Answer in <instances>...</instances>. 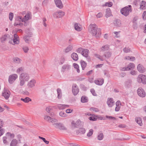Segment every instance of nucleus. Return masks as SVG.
I'll return each instance as SVG.
<instances>
[{
    "mask_svg": "<svg viewBox=\"0 0 146 146\" xmlns=\"http://www.w3.org/2000/svg\"><path fill=\"white\" fill-rule=\"evenodd\" d=\"M30 78L29 75L26 73H21L19 76V86L22 87L24 86L26 82H27Z\"/></svg>",
    "mask_w": 146,
    "mask_h": 146,
    "instance_id": "nucleus-1",
    "label": "nucleus"
},
{
    "mask_svg": "<svg viewBox=\"0 0 146 146\" xmlns=\"http://www.w3.org/2000/svg\"><path fill=\"white\" fill-rule=\"evenodd\" d=\"M89 31L93 36L96 37L99 36L101 34V30L100 28H98L95 24H91L89 26Z\"/></svg>",
    "mask_w": 146,
    "mask_h": 146,
    "instance_id": "nucleus-2",
    "label": "nucleus"
},
{
    "mask_svg": "<svg viewBox=\"0 0 146 146\" xmlns=\"http://www.w3.org/2000/svg\"><path fill=\"white\" fill-rule=\"evenodd\" d=\"M111 52L110 51L105 52L103 56H101L98 54H94L95 56L99 59L101 61H103L106 59H107L110 58L111 55Z\"/></svg>",
    "mask_w": 146,
    "mask_h": 146,
    "instance_id": "nucleus-3",
    "label": "nucleus"
},
{
    "mask_svg": "<svg viewBox=\"0 0 146 146\" xmlns=\"http://www.w3.org/2000/svg\"><path fill=\"white\" fill-rule=\"evenodd\" d=\"M132 11V7L131 5H129L121 9L120 12L122 15L126 17L129 15Z\"/></svg>",
    "mask_w": 146,
    "mask_h": 146,
    "instance_id": "nucleus-4",
    "label": "nucleus"
},
{
    "mask_svg": "<svg viewBox=\"0 0 146 146\" xmlns=\"http://www.w3.org/2000/svg\"><path fill=\"white\" fill-rule=\"evenodd\" d=\"M137 80L138 83H142L143 84H146V76L141 74L138 76Z\"/></svg>",
    "mask_w": 146,
    "mask_h": 146,
    "instance_id": "nucleus-5",
    "label": "nucleus"
},
{
    "mask_svg": "<svg viewBox=\"0 0 146 146\" xmlns=\"http://www.w3.org/2000/svg\"><path fill=\"white\" fill-rule=\"evenodd\" d=\"M26 33L27 35H25L23 39L25 42L27 43H29L31 41V38L33 34L31 32H29V30L28 31H26Z\"/></svg>",
    "mask_w": 146,
    "mask_h": 146,
    "instance_id": "nucleus-6",
    "label": "nucleus"
},
{
    "mask_svg": "<svg viewBox=\"0 0 146 146\" xmlns=\"http://www.w3.org/2000/svg\"><path fill=\"white\" fill-rule=\"evenodd\" d=\"M18 76L17 74H13L10 75L8 78V82L10 84H13L17 78Z\"/></svg>",
    "mask_w": 146,
    "mask_h": 146,
    "instance_id": "nucleus-7",
    "label": "nucleus"
},
{
    "mask_svg": "<svg viewBox=\"0 0 146 146\" xmlns=\"http://www.w3.org/2000/svg\"><path fill=\"white\" fill-rule=\"evenodd\" d=\"M22 17L19 16H17L15 18V22L14 25V26L23 25V24L21 22H22Z\"/></svg>",
    "mask_w": 146,
    "mask_h": 146,
    "instance_id": "nucleus-8",
    "label": "nucleus"
},
{
    "mask_svg": "<svg viewBox=\"0 0 146 146\" xmlns=\"http://www.w3.org/2000/svg\"><path fill=\"white\" fill-rule=\"evenodd\" d=\"M11 94L10 92L8 90L4 88L2 91V95L6 100H8Z\"/></svg>",
    "mask_w": 146,
    "mask_h": 146,
    "instance_id": "nucleus-9",
    "label": "nucleus"
},
{
    "mask_svg": "<svg viewBox=\"0 0 146 146\" xmlns=\"http://www.w3.org/2000/svg\"><path fill=\"white\" fill-rule=\"evenodd\" d=\"M64 15V12L59 11L55 12L53 14V16L54 18H58L63 17Z\"/></svg>",
    "mask_w": 146,
    "mask_h": 146,
    "instance_id": "nucleus-10",
    "label": "nucleus"
},
{
    "mask_svg": "<svg viewBox=\"0 0 146 146\" xmlns=\"http://www.w3.org/2000/svg\"><path fill=\"white\" fill-rule=\"evenodd\" d=\"M36 83V80L34 79H32L28 82L27 86L29 88H32L35 87Z\"/></svg>",
    "mask_w": 146,
    "mask_h": 146,
    "instance_id": "nucleus-11",
    "label": "nucleus"
},
{
    "mask_svg": "<svg viewBox=\"0 0 146 146\" xmlns=\"http://www.w3.org/2000/svg\"><path fill=\"white\" fill-rule=\"evenodd\" d=\"M89 50L86 49H84L82 55L87 58V60L90 61V58L88 56Z\"/></svg>",
    "mask_w": 146,
    "mask_h": 146,
    "instance_id": "nucleus-12",
    "label": "nucleus"
},
{
    "mask_svg": "<svg viewBox=\"0 0 146 146\" xmlns=\"http://www.w3.org/2000/svg\"><path fill=\"white\" fill-rule=\"evenodd\" d=\"M137 92L138 95L141 97H144L146 96L145 92L141 88H138L137 90Z\"/></svg>",
    "mask_w": 146,
    "mask_h": 146,
    "instance_id": "nucleus-13",
    "label": "nucleus"
},
{
    "mask_svg": "<svg viewBox=\"0 0 146 146\" xmlns=\"http://www.w3.org/2000/svg\"><path fill=\"white\" fill-rule=\"evenodd\" d=\"M72 92L74 95H76L78 93L79 89L76 84H73L72 87Z\"/></svg>",
    "mask_w": 146,
    "mask_h": 146,
    "instance_id": "nucleus-14",
    "label": "nucleus"
},
{
    "mask_svg": "<svg viewBox=\"0 0 146 146\" xmlns=\"http://www.w3.org/2000/svg\"><path fill=\"white\" fill-rule=\"evenodd\" d=\"M22 22H24V25L25 26H27L26 22L28 21L31 19V15L30 13H28L26 14L25 16L22 18Z\"/></svg>",
    "mask_w": 146,
    "mask_h": 146,
    "instance_id": "nucleus-15",
    "label": "nucleus"
},
{
    "mask_svg": "<svg viewBox=\"0 0 146 146\" xmlns=\"http://www.w3.org/2000/svg\"><path fill=\"white\" fill-rule=\"evenodd\" d=\"M107 104L109 107L111 108L114 105V101L112 98H108L106 102Z\"/></svg>",
    "mask_w": 146,
    "mask_h": 146,
    "instance_id": "nucleus-16",
    "label": "nucleus"
},
{
    "mask_svg": "<svg viewBox=\"0 0 146 146\" xmlns=\"http://www.w3.org/2000/svg\"><path fill=\"white\" fill-rule=\"evenodd\" d=\"M53 125L55 127L60 129L65 130L66 129V128L61 123H53Z\"/></svg>",
    "mask_w": 146,
    "mask_h": 146,
    "instance_id": "nucleus-17",
    "label": "nucleus"
},
{
    "mask_svg": "<svg viewBox=\"0 0 146 146\" xmlns=\"http://www.w3.org/2000/svg\"><path fill=\"white\" fill-rule=\"evenodd\" d=\"M56 6L60 9L63 8V6L60 0H54Z\"/></svg>",
    "mask_w": 146,
    "mask_h": 146,
    "instance_id": "nucleus-18",
    "label": "nucleus"
},
{
    "mask_svg": "<svg viewBox=\"0 0 146 146\" xmlns=\"http://www.w3.org/2000/svg\"><path fill=\"white\" fill-rule=\"evenodd\" d=\"M137 69L138 71L141 73H143L145 71V68L143 66L140 64H139L137 66Z\"/></svg>",
    "mask_w": 146,
    "mask_h": 146,
    "instance_id": "nucleus-19",
    "label": "nucleus"
},
{
    "mask_svg": "<svg viewBox=\"0 0 146 146\" xmlns=\"http://www.w3.org/2000/svg\"><path fill=\"white\" fill-rule=\"evenodd\" d=\"M113 23L114 26L116 27H120L121 25V21L119 19H116L113 22Z\"/></svg>",
    "mask_w": 146,
    "mask_h": 146,
    "instance_id": "nucleus-20",
    "label": "nucleus"
},
{
    "mask_svg": "<svg viewBox=\"0 0 146 146\" xmlns=\"http://www.w3.org/2000/svg\"><path fill=\"white\" fill-rule=\"evenodd\" d=\"M69 106V105H68L58 104L57 105V107L60 110H62L68 108Z\"/></svg>",
    "mask_w": 146,
    "mask_h": 146,
    "instance_id": "nucleus-21",
    "label": "nucleus"
},
{
    "mask_svg": "<svg viewBox=\"0 0 146 146\" xmlns=\"http://www.w3.org/2000/svg\"><path fill=\"white\" fill-rule=\"evenodd\" d=\"M13 41L15 44H18L19 43V38L16 34H15L14 35Z\"/></svg>",
    "mask_w": 146,
    "mask_h": 146,
    "instance_id": "nucleus-22",
    "label": "nucleus"
},
{
    "mask_svg": "<svg viewBox=\"0 0 146 146\" xmlns=\"http://www.w3.org/2000/svg\"><path fill=\"white\" fill-rule=\"evenodd\" d=\"M104 82V79L103 78L94 81L95 83L97 85H102Z\"/></svg>",
    "mask_w": 146,
    "mask_h": 146,
    "instance_id": "nucleus-23",
    "label": "nucleus"
},
{
    "mask_svg": "<svg viewBox=\"0 0 146 146\" xmlns=\"http://www.w3.org/2000/svg\"><path fill=\"white\" fill-rule=\"evenodd\" d=\"M71 57L75 61H77L78 59V57L76 53L73 52L71 55Z\"/></svg>",
    "mask_w": 146,
    "mask_h": 146,
    "instance_id": "nucleus-24",
    "label": "nucleus"
},
{
    "mask_svg": "<svg viewBox=\"0 0 146 146\" xmlns=\"http://www.w3.org/2000/svg\"><path fill=\"white\" fill-rule=\"evenodd\" d=\"M146 9V3L145 1H142L140 4V9Z\"/></svg>",
    "mask_w": 146,
    "mask_h": 146,
    "instance_id": "nucleus-25",
    "label": "nucleus"
},
{
    "mask_svg": "<svg viewBox=\"0 0 146 146\" xmlns=\"http://www.w3.org/2000/svg\"><path fill=\"white\" fill-rule=\"evenodd\" d=\"M111 12L110 9V8L107 9L106 10V17L108 18L111 16Z\"/></svg>",
    "mask_w": 146,
    "mask_h": 146,
    "instance_id": "nucleus-26",
    "label": "nucleus"
},
{
    "mask_svg": "<svg viewBox=\"0 0 146 146\" xmlns=\"http://www.w3.org/2000/svg\"><path fill=\"white\" fill-rule=\"evenodd\" d=\"M135 121L140 126H141L143 125L142 119L140 117H136L135 118Z\"/></svg>",
    "mask_w": 146,
    "mask_h": 146,
    "instance_id": "nucleus-27",
    "label": "nucleus"
},
{
    "mask_svg": "<svg viewBox=\"0 0 146 146\" xmlns=\"http://www.w3.org/2000/svg\"><path fill=\"white\" fill-rule=\"evenodd\" d=\"M70 68V66L68 64H65L62 67V71L64 72L65 70H68Z\"/></svg>",
    "mask_w": 146,
    "mask_h": 146,
    "instance_id": "nucleus-28",
    "label": "nucleus"
},
{
    "mask_svg": "<svg viewBox=\"0 0 146 146\" xmlns=\"http://www.w3.org/2000/svg\"><path fill=\"white\" fill-rule=\"evenodd\" d=\"M135 68V65L132 63H131L129 64L127 66V68L128 70L133 69Z\"/></svg>",
    "mask_w": 146,
    "mask_h": 146,
    "instance_id": "nucleus-29",
    "label": "nucleus"
},
{
    "mask_svg": "<svg viewBox=\"0 0 146 146\" xmlns=\"http://www.w3.org/2000/svg\"><path fill=\"white\" fill-rule=\"evenodd\" d=\"M18 143V141L16 139H13L11 141L10 146H16Z\"/></svg>",
    "mask_w": 146,
    "mask_h": 146,
    "instance_id": "nucleus-30",
    "label": "nucleus"
},
{
    "mask_svg": "<svg viewBox=\"0 0 146 146\" xmlns=\"http://www.w3.org/2000/svg\"><path fill=\"white\" fill-rule=\"evenodd\" d=\"M109 49V46L108 45H106L103 46L101 48V51L104 52L108 50Z\"/></svg>",
    "mask_w": 146,
    "mask_h": 146,
    "instance_id": "nucleus-31",
    "label": "nucleus"
},
{
    "mask_svg": "<svg viewBox=\"0 0 146 146\" xmlns=\"http://www.w3.org/2000/svg\"><path fill=\"white\" fill-rule=\"evenodd\" d=\"M21 100L23 101L25 103H28L31 101V100L29 97H27L24 98H21Z\"/></svg>",
    "mask_w": 146,
    "mask_h": 146,
    "instance_id": "nucleus-32",
    "label": "nucleus"
},
{
    "mask_svg": "<svg viewBox=\"0 0 146 146\" xmlns=\"http://www.w3.org/2000/svg\"><path fill=\"white\" fill-rule=\"evenodd\" d=\"M80 63L81 65V67L83 70H84L85 67L86 66L87 63L84 61L82 60L80 61Z\"/></svg>",
    "mask_w": 146,
    "mask_h": 146,
    "instance_id": "nucleus-33",
    "label": "nucleus"
},
{
    "mask_svg": "<svg viewBox=\"0 0 146 146\" xmlns=\"http://www.w3.org/2000/svg\"><path fill=\"white\" fill-rule=\"evenodd\" d=\"M57 97L58 99H60L62 97L61 90L60 88H58L57 90Z\"/></svg>",
    "mask_w": 146,
    "mask_h": 146,
    "instance_id": "nucleus-34",
    "label": "nucleus"
},
{
    "mask_svg": "<svg viewBox=\"0 0 146 146\" xmlns=\"http://www.w3.org/2000/svg\"><path fill=\"white\" fill-rule=\"evenodd\" d=\"M13 60L14 62L17 64H19L21 60L18 57H15L13 58Z\"/></svg>",
    "mask_w": 146,
    "mask_h": 146,
    "instance_id": "nucleus-35",
    "label": "nucleus"
},
{
    "mask_svg": "<svg viewBox=\"0 0 146 146\" xmlns=\"http://www.w3.org/2000/svg\"><path fill=\"white\" fill-rule=\"evenodd\" d=\"M81 101L82 103L87 102L88 101V98L85 96H82L81 98Z\"/></svg>",
    "mask_w": 146,
    "mask_h": 146,
    "instance_id": "nucleus-36",
    "label": "nucleus"
},
{
    "mask_svg": "<svg viewBox=\"0 0 146 146\" xmlns=\"http://www.w3.org/2000/svg\"><path fill=\"white\" fill-rule=\"evenodd\" d=\"M3 142L4 144L7 145L9 144V142L7 141V138L6 137L4 136L3 137Z\"/></svg>",
    "mask_w": 146,
    "mask_h": 146,
    "instance_id": "nucleus-37",
    "label": "nucleus"
},
{
    "mask_svg": "<svg viewBox=\"0 0 146 146\" xmlns=\"http://www.w3.org/2000/svg\"><path fill=\"white\" fill-rule=\"evenodd\" d=\"M24 71V68L23 67H20L18 68L16 70V72L17 74H19Z\"/></svg>",
    "mask_w": 146,
    "mask_h": 146,
    "instance_id": "nucleus-38",
    "label": "nucleus"
},
{
    "mask_svg": "<svg viewBox=\"0 0 146 146\" xmlns=\"http://www.w3.org/2000/svg\"><path fill=\"white\" fill-rule=\"evenodd\" d=\"M78 23L75 24L74 25L75 29L78 31H80L82 29V28L80 27Z\"/></svg>",
    "mask_w": 146,
    "mask_h": 146,
    "instance_id": "nucleus-39",
    "label": "nucleus"
},
{
    "mask_svg": "<svg viewBox=\"0 0 146 146\" xmlns=\"http://www.w3.org/2000/svg\"><path fill=\"white\" fill-rule=\"evenodd\" d=\"M73 48V47L71 45H69L65 49V51L66 52H68L71 51Z\"/></svg>",
    "mask_w": 146,
    "mask_h": 146,
    "instance_id": "nucleus-40",
    "label": "nucleus"
},
{
    "mask_svg": "<svg viewBox=\"0 0 146 146\" xmlns=\"http://www.w3.org/2000/svg\"><path fill=\"white\" fill-rule=\"evenodd\" d=\"M89 110L92 112H97L99 111V109L96 108H90Z\"/></svg>",
    "mask_w": 146,
    "mask_h": 146,
    "instance_id": "nucleus-41",
    "label": "nucleus"
},
{
    "mask_svg": "<svg viewBox=\"0 0 146 146\" xmlns=\"http://www.w3.org/2000/svg\"><path fill=\"white\" fill-rule=\"evenodd\" d=\"M104 138V135L102 133H99L98 135V139L99 140H101Z\"/></svg>",
    "mask_w": 146,
    "mask_h": 146,
    "instance_id": "nucleus-42",
    "label": "nucleus"
},
{
    "mask_svg": "<svg viewBox=\"0 0 146 146\" xmlns=\"http://www.w3.org/2000/svg\"><path fill=\"white\" fill-rule=\"evenodd\" d=\"M73 66L74 68L76 69L77 72L78 73H79L80 72V70H79V65L78 64L75 63H74L73 64Z\"/></svg>",
    "mask_w": 146,
    "mask_h": 146,
    "instance_id": "nucleus-43",
    "label": "nucleus"
},
{
    "mask_svg": "<svg viewBox=\"0 0 146 146\" xmlns=\"http://www.w3.org/2000/svg\"><path fill=\"white\" fill-rule=\"evenodd\" d=\"M131 82L130 81H127L125 83V86L126 87H129L131 86Z\"/></svg>",
    "mask_w": 146,
    "mask_h": 146,
    "instance_id": "nucleus-44",
    "label": "nucleus"
},
{
    "mask_svg": "<svg viewBox=\"0 0 146 146\" xmlns=\"http://www.w3.org/2000/svg\"><path fill=\"white\" fill-rule=\"evenodd\" d=\"M79 132L81 134H84L85 133L86 130L83 128H81L79 129L78 130Z\"/></svg>",
    "mask_w": 146,
    "mask_h": 146,
    "instance_id": "nucleus-45",
    "label": "nucleus"
},
{
    "mask_svg": "<svg viewBox=\"0 0 146 146\" xmlns=\"http://www.w3.org/2000/svg\"><path fill=\"white\" fill-rule=\"evenodd\" d=\"M76 123L78 126H82L83 125L84 123L83 122L81 121L80 120L78 119L76 122Z\"/></svg>",
    "mask_w": 146,
    "mask_h": 146,
    "instance_id": "nucleus-46",
    "label": "nucleus"
},
{
    "mask_svg": "<svg viewBox=\"0 0 146 146\" xmlns=\"http://www.w3.org/2000/svg\"><path fill=\"white\" fill-rule=\"evenodd\" d=\"M130 48L129 47H125L123 49V51L125 53H128L131 51Z\"/></svg>",
    "mask_w": 146,
    "mask_h": 146,
    "instance_id": "nucleus-47",
    "label": "nucleus"
},
{
    "mask_svg": "<svg viewBox=\"0 0 146 146\" xmlns=\"http://www.w3.org/2000/svg\"><path fill=\"white\" fill-rule=\"evenodd\" d=\"M113 5V3L111 2H106L104 5V6H108L109 7H111Z\"/></svg>",
    "mask_w": 146,
    "mask_h": 146,
    "instance_id": "nucleus-48",
    "label": "nucleus"
},
{
    "mask_svg": "<svg viewBox=\"0 0 146 146\" xmlns=\"http://www.w3.org/2000/svg\"><path fill=\"white\" fill-rule=\"evenodd\" d=\"M22 49L25 53H27L29 50L28 47L26 46H23Z\"/></svg>",
    "mask_w": 146,
    "mask_h": 146,
    "instance_id": "nucleus-49",
    "label": "nucleus"
},
{
    "mask_svg": "<svg viewBox=\"0 0 146 146\" xmlns=\"http://www.w3.org/2000/svg\"><path fill=\"white\" fill-rule=\"evenodd\" d=\"M7 36L6 35H4L1 38V41L2 42H4L7 39Z\"/></svg>",
    "mask_w": 146,
    "mask_h": 146,
    "instance_id": "nucleus-50",
    "label": "nucleus"
},
{
    "mask_svg": "<svg viewBox=\"0 0 146 146\" xmlns=\"http://www.w3.org/2000/svg\"><path fill=\"white\" fill-rule=\"evenodd\" d=\"M93 130L92 129H90L89 130V132L87 133V135L88 137H90L91 136L93 133Z\"/></svg>",
    "mask_w": 146,
    "mask_h": 146,
    "instance_id": "nucleus-51",
    "label": "nucleus"
},
{
    "mask_svg": "<svg viewBox=\"0 0 146 146\" xmlns=\"http://www.w3.org/2000/svg\"><path fill=\"white\" fill-rule=\"evenodd\" d=\"M83 49H84L82 48H79L77 49L76 51L78 53L82 54Z\"/></svg>",
    "mask_w": 146,
    "mask_h": 146,
    "instance_id": "nucleus-52",
    "label": "nucleus"
},
{
    "mask_svg": "<svg viewBox=\"0 0 146 146\" xmlns=\"http://www.w3.org/2000/svg\"><path fill=\"white\" fill-rule=\"evenodd\" d=\"M141 0H135L133 2V4L135 5H138L140 3Z\"/></svg>",
    "mask_w": 146,
    "mask_h": 146,
    "instance_id": "nucleus-53",
    "label": "nucleus"
},
{
    "mask_svg": "<svg viewBox=\"0 0 146 146\" xmlns=\"http://www.w3.org/2000/svg\"><path fill=\"white\" fill-rule=\"evenodd\" d=\"M13 17V14L12 13H10L9 14V19L10 21H12Z\"/></svg>",
    "mask_w": 146,
    "mask_h": 146,
    "instance_id": "nucleus-54",
    "label": "nucleus"
},
{
    "mask_svg": "<svg viewBox=\"0 0 146 146\" xmlns=\"http://www.w3.org/2000/svg\"><path fill=\"white\" fill-rule=\"evenodd\" d=\"M60 115L62 117H64L66 116V114L64 112L61 111L59 113Z\"/></svg>",
    "mask_w": 146,
    "mask_h": 146,
    "instance_id": "nucleus-55",
    "label": "nucleus"
},
{
    "mask_svg": "<svg viewBox=\"0 0 146 146\" xmlns=\"http://www.w3.org/2000/svg\"><path fill=\"white\" fill-rule=\"evenodd\" d=\"M51 117H50V116L47 115H45L44 117V119L49 122H50V120H51Z\"/></svg>",
    "mask_w": 146,
    "mask_h": 146,
    "instance_id": "nucleus-56",
    "label": "nucleus"
},
{
    "mask_svg": "<svg viewBox=\"0 0 146 146\" xmlns=\"http://www.w3.org/2000/svg\"><path fill=\"white\" fill-rule=\"evenodd\" d=\"M52 109V108L51 106H48L46 108V110L48 113H50Z\"/></svg>",
    "mask_w": 146,
    "mask_h": 146,
    "instance_id": "nucleus-57",
    "label": "nucleus"
},
{
    "mask_svg": "<svg viewBox=\"0 0 146 146\" xmlns=\"http://www.w3.org/2000/svg\"><path fill=\"white\" fill-rule=\"evenodd\" d=\"M4 133V130L2 129L1 127L0 126V137Z\"/></svg>",
    "mask_w": 146,
    "mask_h": 146,
    "instance_id": "nucleus-58",
    "label": "nucleus"
},
{
    "mask_svg": "<svg viewBox=\"0 0 146 146\" xmlns=\"http://www.w3.org/2000/svg\"><path fill=\"white\" fill-rule=\"evenodd\" d=\"M106 118L109 119H113V120H117V119L115 117H112L111 116H109L108 115H106Z\"/></svg>",
    "mask_w": 146,
    "mask_h": 146,
    "instance_id": "nucleus-59",
    "label": "nucleus"
},
{
    "mask_svg": "<svg viewBox=\"0 0 146 146\" xmlns=\"http://www.w3.org/2000/svg\"><path fill=\"white\" fill-rule=\"evenodd\" d=\"M90 92L93 96H97V94L94 89H92L90 90Z\"/></svg>",
    "mask_w": 146,
    "mask_h": 146,
    "instance_id": "nucleus-60",
    "label": "nucleus"
},
{
    "mask_svg": "<svg viewBox=\"0 0 146 146\" xmlns=\"http://www.w3.org/2000/svg\"><path fill=\"white\" fill-rule=\"evenodd\" d=\"M7 135L10 136L11 138H14L15 137V135L13 133H7Z\"/></svg>",
    "mask_w": 146,
    "mask_h": 146,
    "instance_id": "nucleus-61",
    "label": "nucleus"
},
{
    "mask_svg": "<svg viewBox=\"0 0 146 146\" xmlns=\"http://www.w3.org/2000/svg\"><path fill=\"white\" fill-rule=\"evenodd\" d=\"M130 73L132 75H135L137 74V72L134 70H132L130 72Z\"/></svg>",
    "mask_w": 146,
    "mask_h": 146,
    "instance_id": "nucleus-62",
    "label": "nucleus"
},
{
    "mask_svg": "<svg viewBox=\"0 0 146 146\" xmlns=\"http://www.w3.org/2000/svg\"><path fill=\"white\" fill-rule=\"evenodd\" d=\"M73 111V110L71 109H67L65 111L66 113H70Z\"/></svg>",
    "mask_w": 146,
    "mask_h": 146,
    "instance_id": "nucleus-63",
    "label": "nucleus"
},
{
    "mask_svg": "<svg viewBox=\"0 0 146 146\" xmlns=\"http://www.w3.org/2000/svg\"><path fill=\"white\" fill-rule=\"evenodd\" d=\"M142 17L144 20H146V11H144L143 13Z\"/></svg>",
    "mask_w": 146,
    "mask_h": 146,
    "instance_id": "nucleus-64",
    "label": "nucleus"
}]
</instances>
